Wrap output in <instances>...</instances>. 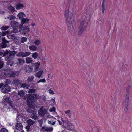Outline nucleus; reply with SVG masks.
I'll use <instances>...</instances> for the list:
<instances>
[{"instance_id": "1", "label": "nucleus", "mask_w": 132, "mask_h": 132, "mask_svg": "<svg viewBox=\"0 0 132 132\" xmlns=\"http://www.w3.org/2000/svg\"><path fill=\"white\" fill-rule=\"evenodd\" d=\"M71 1L69 0L67 3V6L65 11L64 15L67 21L68 29L72 35H76L77 31L73 26L75 19L72 12L69 11Z\"/></svg>"}, {"instance_id": "2", "label": "nucleus", "mask_w": 132, "mask_h": 132, "mask_svg": "<svg viewBox=\"0 0 132 132\" xmlns=\"http://www.w3.org/2000/svg\"><path fill=\"white\" fill-rule=\"evenodd\" d=\"M91 16L90 15L86 14L85 19L80 23L79 28L78 34L81 36L84 31H85L88 25V22L90 21Z\"/></svg>"}, {"instance_id": "3", "label": "nucleus", "mask_w": 132, "mask_h": 132, "mask_svg": "<svg viewBox=\"0 0 132 132\" xmlns=\"http://www.w3.org/2000/svg\"><path fill=\"white\" fill-rule=\"evenodd\" d=\"M37 98V95L35 94H30L24 97V99L27 100V104L29 106L31 105L35 102Z\"/></svg>"}, {"instance_id": "4", "label": "nucleus", "mask_w": 132, "mask_h": 132, "mask_svg": "<svg viewBox=\"0 0 132 132\" xmlns=\"http://www.w3.org/2000/svg\"><path fill=\"white\" fill-rule=\"evenodd\" d=\"M0 88L1 92L4 94L9 92L11 89L10 87L7 84L4 85L3 83L0 84Z\"/></svg>"}, {"instance_id": "5", "label": "nucleus", "mask_w": 132, "mask_h": 132, "mask_svg": "<svg viewBox=\"0 0 132 132\" xmlns=\"http://www.w3.org/2000/svg\"><path fill=\"white\" fill-rule=\"evenodd\" d=\"M130 87L131 86H129L126 89V99L125 101V102L126 103V104L125 105V108L124 109V110L126 112L127 111L128 108V107L129 92L128 91V90L130 88Z\"/></svg>"}, {"instance_id": "6", "label": "nucleus", "mask_w": 132, "mask_h": 132, "mask_svg": "<svg viewBox=\"0 0 132 132\" xmlns=\"http://www.w3.org/2000/svg\"><path fill=\"white\" fill-rule=\"evenodd\" d=\"M19 29L20 33L23 35L26 34L29 31V28L28 26L21 25Z\"/></svg>"}, {"instance_id": "7", "label": "nucleus", "mask_w": 132, "mask_h": 132, "mask_svg": "<svg viewBox=\"0 0 132 132\" xmlns=\"http://www.w3.org/2000/svg\"><path fill=\"white\" fill-rule=\"evenodd\" d=\"M30 54V52H27L21 51L16 54L17 56L19 57H25L29 56Z\"/></svg>"}, {"instance_id": "8", "label": "nucleus", "mask_w": 132, "mask_h": 132, "mask_svg": "<svg viewBox=\"0 0 132 132\" xmlns=\"http://www.w3.org/2000/svg\"><path fill=\"white\" fill-rule=\"evenodd\" d=\"M3 101V103L5 105H7V104L10 106H12V101H11V98L9 97H6V98H4Z\"/></svg>"}, {"instance_id": "9", "label": "nucleus", "mask_w": 132, "mask_h": 132, "mask_svg": "<svg viewBox=\"0 0 132 132\" xmlns=\"http://www.w3.org/2000/svg\"><path fill=\"white\" fill-rule=\"evenodd\" d=\"M23 126L20 123H17L15 126V130L14 132H20L22 129Z\"/></svg>"}, {"instance_id": "10", "label": "nucleus", "mask_w": 132, "mask_h": 132, "mask_svg": "<svg viewBox=\"0 0 132 132\" xmlns=\"http://www.w3.org/2000/svg\"><path fill=\"white\" fill-rule=\"evenodd\" d=\"M4 75L6 76L14 77L18 75L17 72L16 71H12L11 72L8 71H6L4 73Z\"/></svg>"}, {"instance_id": "11", "label": "nucleus", "mask_w": 132, "mask_h": 132, "mask_svg": "<svg viewBox=\"0 0 132 132\" xmlns=\"http://www.w3.org/2000/svg\"><path fill=\"white\" fill-rule=\"evenodd\" d=\"M34 110H32L29 109L28 110V112L30 113H32L31 115V117L34 120H36L38 118V117L37 116L36 113L34 110Z\"/></svg>"}, {"instance_id": "12", "label": "nucleus", "mask_w": 132, "mask_h": 132, "mask_svg": "<svg viewBox=\"0 0 132 132\" xmlns=\"http://www.w3.org/2000/svg\"><path fill=\"white\" fill-rule=\"evenodd\" d=\"M47 110L44 108V107H41L38 111V114L42 116H44L47 113Z\"/></svg>"}, {"instance_id": "13", "label": "nucleus", "mask_w": 132, "mask_h": 132, "mask_svg": "<svg viewBox=\"0 0 132 132\" xmlns=\"http://www.w3.org/2000/svg\"><path fill=\"white\" fill-rule=\"evenodd\" d=\"M21 83V81L19 80L18 79H15L13 80L12 82V84L14 86L17 88H19V87Z\"/></svg>"}, {"instance_id": "14", "label": "nucleus", "mask_w": 132, "mask_h": 132, "mask_svg": "<svg viewBox=\"0 0 132 132\" xmlns=\"http://www.w3.org/2000/svg\"><path fill=\"white\" fill-rule=\"evenodd\" d=\"M10 25L11 26L13 27H18L19 28L21 26V24L17 22L13 21H11L10 23Z\"/></svg>"}, {"instance_id": "15", "label": "nucleus", "mask_w": 132, "mask_h": 132, "mask_svg": "<svg viewBox=\"0 0 132 132\" xmlns=\"http://www.w3.org/2000/svg\"><path fill=\"white\" fill-rule=\"evenodd\" d=\"M29 86V85L27 84L26 83H21L19 87V88H23L27 89Z\"/></svg>"}, {"instance_id": "16", "label": "nucleus", "mask_w": 132, "mask_h": 132, "mask_svg": "<svg viewBox=\"0 0 132 132\" xmlns=\"http://www.w3.org/2000/svg\"><path fill=\"white\" fill-rule=\"evenodd\" d=\"M43 73V70H40L35 73V76L39 78L41 77L42 74Z\"/></svg>"}, {"instance_id": "17", "label": "nucleus", "mask_w": 132, "mask_h": 132, "mask_svg": "<svg viewBox=\"0 0 132 132\" xmlns=\"http://www.w3.org/2000/svg\"><path fill=\"white\" fill-rule=\"evenodd\" d=\"M25 16L24 13L22 12H20L17 15V17L18 18L21 20L23 18V17Z\"/></svg>"}, {"instance_id": "18", "label": "nucleus", "mask_w": 132, "mask_h": 132, "mask_svg": "<svg viewBox=\"0 0 132 132\" xmlns=\"http://www.w3.org/2000/svg\"><path fill=\"white\" fill-rule=\"evenodd\" d=\"M33 68L32 66H28L26 68V72L27 73L31 72L33 70Z\"/></svg>"}, {"instance_id": "19", "label": "nucleus", "mask_w": 132, "mask_h": 132, "mask_svg": "<svg viewBox=\"0 0 132 132\" xmlns=\"http://www.w3.org/2000/svg\"><path fill=\"white\" fill-rule=\"evenodd\" d=\"M27 123L28 125L31 126L35 123V122L31 119H29L27 121Z\"/></svg>"}, {"instance_id": "20", "label": "nucleus", "mask_w": 132, "mask_h": 132, "mask_svg": "<svg viewBox=\"0 0 132 132\" xmlns=\"http://www.w3.org/2000/svg\"><path fill=\"white\" fill-rule=\"evenodd\" d=\"M8 9L10 12H14L16 11L15 8L13 6L11 5L9 6Z\"/></svg>"}, {"instance_id": "21", "label": "nucleus", "mask_w": 132, "mask_h": 132, "mask_svg": "<svg viewBox=\"0 0 132 132\" xmlns=\"http://www.w3.org/2000/svg\"><path fill=\"white\" fill-rule=\"evenodd\" d=\"M21 24H23L24 23H26L28 22L29 20L27 18H23L21 20Z\"/></svg>"}, {"instance_id": "22", "label": "nucleus", "mask_w": 132, "mask_h": 132, "mask_svg": "<svg viewBox=\"0 0 132 132\" xmlns=\"http://www.w3.org/2000/svg\"><path fill=\"white\" fill-rule=\"evenodd\" d=\"M46 101L45 97L44 95L40 97L39 102L40 103H42L45 102Z\"/></svg>"}, {"instance_id": "23", "label": "nucleus", "mask_w": 132, "mask_h": 132, "mask_svg": "<svg viewBox=\"0 0 132 132\" xmlns=\"http://www.w3.org/2000/svg\"><path fill=\"white\" fill-rule=\"evenodd\" d=\"M14 58L13 57L9 55L5 57V59L6 60L11 63L13 60Z\"/></svg>"}, {"instance_id": "24", "label": "nucleus", "mask_w": 132, "mask_h": 132, "mask_svg": "<svg viewBox=\"0 0 132 132\" xmlns=\"http://www.w3.org/2000/svg\"><path fill=\"white\" fill-rule=\"evenodd\" d=\"M40 65L39 63H35L34 64V66L35 70L37 71L39 68V67Z\"/></svg>"}, {"instance_id": "25", "label": "nucleus", "mask_w": 132, "mask_h": 132, "mask_svg": "<svg viewBox=\"0 0 132 132\" xmlns=\"http://www.w3.org/2000/svg\"><path fill=\"white\" fill-rule=\"evenodd\" d=\"M18 94L20 96L23 97L25 95V92L23 90L18 91Z\"/></svg>"}, {"instance_id": "26", "label": "nucleus", "mask_w": 132, "mask_h": 132, "mask_svg": "<svg viewBox=\"0 0 132 132\" xmlns=\"http://www.w3.org/2000/svg\"><path fill=\"white\" fill-rule=\"evenodd\" d=\"M16 53V52L15 51H11L10 52H9V55L10 56L14 58V57Z\"/></svg>"}, {"instance_id": "27", "label": "nucleus", "mask_w": 132, "mask_h": 132, "mask_svg": "<svg viewBox=\"0 0 132 132\" xmlns=\"http://www.w3.org/2000/svg\"><path fill=\"white\" fill-rule=\"evenodd\" d=\"M29 48L31 50L35 51L37 49V47L35 46L32 45L29 46Z\"/></svg>"}, {"instance_id": "28", "label": "nucleus", "mask_w": 132, "mask_h": 132, "mask_svg": "<svg viewBox=\"0 0 132 132\" xmlns=\"http://www.w3.org/2000/svg\"><path fill=\"white\" fill-rule=\"evenodd\" d=\"M17 60L18 61V63L20 64L23 63L25 61L24 59L22 58L17 59Z\"/></svg>"}, {"instance_id": "29", "label": "nucleus", "mask_w": 132, "mask_h": 132, "mask_svg": "<svg viewBox=\"0 0 132 132\" xmlns=\"http://www.w3.org/2000/svg\"><path fill=\"white\" fill-rule=\"evenodd\" d=\"M24 7L23 4L18 3L16 5V8L17 10L21 9Z\"/></svg>"}, {"instance_id": "30", "label": "nucleus", "mask_w": 132, "mask_h": 132, "mask_svg": "<svg viewBox=\"0 0 132 132\" xmlns=\"http://www.w3.org/2000/svg\"><path fill=\"white\" fill-rule=\"evenodd\" d=\"M26 63H30L33 61V60L32 58L29 57H27L26 58Z\"/></svg>"}, {"instance_id": "31", "label": "nucleus", "mask_w": 132, "mask_h": 132, "mask_svg": "<svg viewBox=\"0 0 132 132\" xmlns=\"http://www.w3.org/2000/svg\"><path fill=\"white\" fill-rule=\"evenodd\" d=\"M41 43V42L40 40H35L34 41V44L36 46H38Z\"/></svg>"}, {"instance_id": "32", "label": "nucleus", "mask_w": 132, "mask_h": 132, "mask_svg": "<svg viewBox=\"0 0 132 132\" xmlns=\"http://www.w3.org/2000/svg\"><path fill=\"white\" fill-rule=\"evenodd\" d=\"M8 42H2L1 46L2 48H5L7 46L6 43Z\"/></svg>"}, {"instance_id": "33", "label": "nucleus", "mask_w": 132, "mask_h": 132, "mask_svg": "<svg viewBox=\"0 0 132 132\" xmlns=\"http://www.w3.org/2000/svg\"><path fill=\"white\" fill-rule=\"evenodd\" d=\"M38 55L37 53L35 52L33 53L32 55V57L34 59H36L38 57Z\"/></svg>"}, {"instance_id": "34", "label": "nucleus", "mask_w": 132, "mask_h": 132, "mask_svg": "<svg viewBox=\"0 0 132 132\" xmlns=\"http://www.w3.org/2000/svg\"><path fill=\"white\" fill-rule=\"evenodd\" d=\"M9 28V27L6 26H4L1 27V29L2 30L5 31L7 30Z\"/></svg>"}, {"instance_id": "35", "label": "nucleus", "mask_w": 132, "mask_h": 132, "mask_svg": "<svg viewBox=\"0 0 132 132\" xmlns=\"http://www.w3.org/2000/svg\"><path fill=\"white\" fill-rule=\"evenodd\" d=\"M7 36L8 37V38L9 39H12L14 37V35H12L11 34H7Z\"/></svg>"}, {"instance_id": "36", "label": "nucleus", "mask_w": 132, "mask_h": 132, "mask_svg": "<svg viewBox=\"0 0 132 132\" xmlns=\"http://www.w3.org/2000/svg\"><path fill=\"white\" fill-rule=\"evenodd\" d=\"M70 112V110H67L65 112V114L68 115L69 118L71 117V113Z\"/></svg>"}, {"instance_id": "37", "label": "nucleus", "mask_w": 132, "mask_h": 132, "mask_svg": "<svg viewBox=\"0 0 132 132\" xmlns=\"http://www.w3.org/2000/svg\"><path fill=\"white\" fill-rule=\"evenodd\" d=\"M21 42L22 43L26 42L27 40V38L25 37H22L21 38Z\"/></svg>"}, {"instance_id": "38", "label": "nucleus", "mask_w": 132, "mask_h": 132, "mask_svg": "<svg viewBox=\"0 0 132 132\" xmlns=\"http://www.w3.org/2000/svg\"><path fill=\"white\" fill-rule=\"evenodd\" d=\"M34 78V76H31V77H28L27 80L28 82H31L33 81Z\"/></svg>"}, {"instance_id": "39", "label": "nucleus", "mask_w": 132, "mask_h": 132, "mask_svg": "<svg viewBox=\"0 0 132 132\" xmlns=\"http://www.w3.org/2000/svg\"><path fill=\"white\" fill-rule=\"evenodd\" d=\"M15 17L13 15H10L9 16H8L7 18L9 20H12L15 18Z\"/></svg>"}, {"instance_id": "40", "label": "nucleus", "mask_w": 132, "mask_h": 132, "mask_svg": "<svg viewBox=\"0 0 132 132\" xmlns=\"http://www.w3.org/2000/svg\"><path fill=\"white\" fill-rule=\"evenodd\" d=\"M46 82V81L45 79L44 78L39 80L37 81V83H39L40 82Z\"/></svg>"}, {"instance_id": "41", "label": "nucleus", "mask_w": 132, "mask_h": 132, "mask_svg": "<svg viewBox=\"0 0 132 132\" xmlns=\"http://www.w3.org/2000/svg\"><path fill=\"white\" fill-rule=\"evenodd\" d=\"M89 123L90 125L92 126L93 127V126H94L95 125V123L91 119L89 121Z\"/></svg>"}, {"instance_id": "42", "label": "nucleus", "mask_w": 132, "mask_h": 132, "mask_svg": "<svg viewBox=\"0 0 132 132\" xmlns=\"http://www.w3.org/2000/svg\"><path fill=\"white\" fill-rule=\"evenodd\" d=\"M4 51H3V52ZM9 53V52L7 50H6L5 52H3V56H6L7 55V54H8Z\"/></svg>"}, {"instance_id": "43", "label": "nucleus", "mask_w": 132, "mask_h": 132, "mask_svg": "<svg viewBox=\"0 0 132 132\" xmlns=\"http://www.w3.org/2000/svg\"><path fill=\"white\" fill-rule=\"evenodd\" d=\"M0 132H8V130L5 128H3L1 129Z\"/></svg>"}, {"instance_id": "44", "label": "nucleus", "mask_w": 132, "mask_h": 132, "mask_svg": "<svg viewBox=\"0 0 132 132\" xmlns=\"http://www.w3.org/2000/svg\"><path fill=\"white\" fill-rule=\"evenodd\" d=\"M45 130L48 132H51L52 131L53 129L52 128H47L45 129Z\"/></svg>"}, {"instance_id": "45", "label": "nucleus", "mask_w": 132, "mask_h": 132, "mask_svg": "<svg viewBox=\"0 0 132 132\" xmlns=\"http://www.w3.org/2000/svg\"><path fill=\"white\" fill-rule=\"evenodd\" d=\"M18 32V30L17 28H14L12 32L14 33H16Z\"/></svg>"}, {"instance_id": "46", "label": "nucleus", "mask_w": 132, "mask_h": 132, "mask_svg": "<svg viewBox=\"0 0 132 132\" xmlns=\"http://www.w3.org/2000/svg\"><path fill=\"white\" fill-rule=\"evenodd\" d=\"M48 92L50 94H54V93L53 91L51 90V89H50L48 90Z\"/></svg>"}, {"instance_id": "47", "label": "nucleus", "mask_w": 132, "mask_h": 132, "mask_svg": "<svg viewBox=\"0 0 132 132\" xmlns=\"http://www.w3.org/2000/svg\"><path fill=\"white\" fill-rule=\"evenodd\" d=\"M3 63L0 60V69L3 67Z\"/></svg>"}, {"instance_id": "48", "label": "nucleus", "mask_w": 132, "mask_h": 132, "mask_svg": "<svg viewBox=\"0 0 132 132\" xmlns=\"http://www.w3.org/2000/svg\"><path fill=\"white\" fill-rule=\"evenodd\" d=\"M35 89H30L29 92L30 93H35Z\"/></svg>"}, {"instance_id": "49", "label": "nucleus", "mask_w": 132, "mask_h": 132, "mask_svg": "<svg viewBox=\"0 0 132 132\" xmlns=\"http://www.w3.org/2000/svg\"><path fill=\"white\" fill-rule=\"evenodd\" d=\"M30 125H28L26 127V129H27V131H29L30 128Z\"/></svg>"}, {"instance_id": "50", "label": "nucleus", "mask_w": 132, "mask_h": 132, "mask_svg": "<svg viewBox=\"0 0 132 132\" xmlns=\"http://www.w3.org/2000/svg\"><path fill=\"white\" fill-rule=\"evenodd\" d=\"M7 32H2V35L3 36H5L6 34H7Z\"/></svg>"}, {"instance_id": "51", "label": "nucleus", "mask_w": 132, "mask_h": 132, "mask_svg": "<svg viewBox=\"0 0 132 132\" xmlns=\"http://www.w3.org/2000/svg\"><path fill=\"white\" fill-rule=\"evenodd\" d=\"M2 57H3V51L0 52V58L1 59V58Z\"/></svg>"}, {"instance_id": "52", "label": "nucleus", "mask_w": 132, "mask_h": 132, "mask_svg": "<svg viewBox=\"0 0 132 132\" xmlns=\"http://www.w3.org/2000/svg\"><path fill=\"white\" fill-rule=\"evenodd\" d=\"M6 84L8 85V84H9L11 82V81L9 79H6Z\"/></svg>"}, {"instance_id": "53", "label": "nucleus", "mask_w": 132, "mask_h": 132, "mask_svg": "<svg viewBox=\"0 0 132 132\" xmlns=\"http://www.w3.org/2000/svg\"><path fill=\"white\" fill-rule=\"evenodd\" d=\"M2 42H8L6 40L5 37L3 38L2 39Z\"/></svg>"}, {"instance_id": "54", "label": "nucleus", "mask_w": 132, "mask_h": 132, "mask_svg": "<svg viewBox=\"0 0 132 132\" xmlns=\"http://www.w3.org/2000/svg\"><path fill=\"white\" fill-rule=\"evenodd\" d=\"M58 121L59 125H61L62 124V122L60 121L59 120H58Z\"/></svg>"}, {"instance_id": "55", "label": "nucleus", "mask_w": 132, "mask_h": 132, "mask_svg": "<svg viewBox=\"0 0 132 132\" xmlns=\"http://www.w3.org/2000/svg\"><path fill=\"white\" fill-rule=\"evenodd\" d=\"M102 9L105 10V5H102Z\"/></svg>"}, {"instance_id": "56", "label": "nucleus", "mask_w": 132, "mask_h": 132, "mask_svg": "<svg viewBox=\"0 0 132 132\" xmlns=\"http://www.w3.org/2000/svg\"><path fill=\"white\" fill-rule=\"evenodd\" d=\"M52 122H53V121H48V123L49 124H52Z\"/></svg>"}, {"instance_id": "57", "label": "nucleus", "mask_w": 132, "mask_h": 132, "mask_svg": "<svg viewBox=\"0 0 132 132\" xmlns=\"http://www.w3.org/2000/svg\"><path fill=\"white\" fill-rule=\"evenodd\" d=\"M55 122H56L55 121H53V122H52V125H54L55 124Z\"/></svg>"}, {"instance_id": "58", "label": "nucleus", "mask_w": 132, "mask_h": 132, "mask_svg": "<svg viewBox=\"0 0 132 132\" xmlns=\"http://www.w3.org/2000/svg\"><path fill=\"white\" fill-rule=\"evenodd\" d=\"M105 0H103L102 3V5H104V3L105 2Z\"/></svg>"}, {"instance_id": "59", "label": "nucleus", "mask_w": 132, "mask_h": 132, "mask_svg": "<svg viewBox=\"0 0 132 132\" xmlns=\"http://www.w3.org/2000/svg\"><path fill=\"white\" fill-rule=\"evenodd\" d=\"M31 25L33 26L35 25V24L34 23H33L31 24Z\"/></svg>"}, {"instance_id": "60", "label": "nucleus", "mask_w": 132, "mask_h": 132, "mask_svg": "<svg viewBox=\"0 0 132 132\" xmlns=\"http://www.w3.org/2000/svg\"><path fill=\"white\" fill-rule=\"evenodd\" d=\"M52 111H54L55 110V108H52Z\"/></svg>"}, {"instance_id": "61", "label": "nucleus", "mask_w": 132, "mask_h": 132, "mask_svg": "<svg viewBox=\"0 0 132 132\" xmlns=\"http://www.w3.org/2000/svg\"><path fill=\"white\" fill-rule=\"evenodd\" d=\"M102 13H104L105 10H103V9H102Z\"/></svg>"}, {"instance_id": "62", "label": "nucleus", "mask_w": 132, "mask_h": 132, "mask_svg": "<svg viewBox=\"0 0 132 132\" xmlns=\"http://www.w3.org/2000/svg\"><path fill=\"white\" fill-rule=\"evenodd\" d=\"M70 125L71 126H73L72 124L71 123H69Z\"/></svg>"}, {"instance_id": "63", "label": "nucleus", "mask_w": 132, "mask_h": 132, "mask_svg": "<svg viewBox=\"0 0 132 132\" xmlns=\"http://www.w3.org/2000/svg\"><path fill=\"white\" fill-rule=\"evenodd\" d=\"M89 85H90V81H89ZM88 85H89V83L88 82Z\"/></svg>"}, {"instance_id": "64", "label": "nucleus", "mask_w": 132, "mask_h": 132, "mask_svg": "<svg viewBox=\"0 0 132 132\" xmlns=\"http://www.w3.org/2000/svg\"><path fill=\"white\" fill-rule=\"evenodd\" d=\"M20 132H24V130H22Z\"/></svg>"}]
</instances>
